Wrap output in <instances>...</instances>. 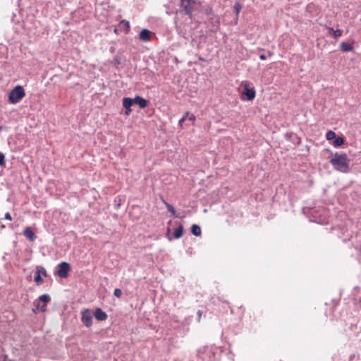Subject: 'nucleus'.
I'll return each mask as SVG.
<instances>
[{"label": "nucleus", "instance_id": "3", "mask_svg": "<svg viewBox=\"0 0 361 361\" xmlns=\"http://www.w3.org/2000/svg\"><path fill=\"white\" fill-rule=\"evenodd\" d=\"M56 274L62 279H66L68 276L69 271L71 270V265L66 262H61L57 266Z\"/></svg>", "mask_w": 361, "mask_h": 361}, {"label": "nucleus", "instance_id": "22", "mask_svg": "<svg viewBox=\"0 0 361 361\" xmlns=\"http://www.w3.org/2000/svg\"><path fill=\"white\" fill-rule=\"evenodd\" d=\"M36 269V272H39V275H43L44 276H47V271L44 267L38 266L37 267Z\"/></svg>", "mask_w": 361, "mask_h": 361}, {"label": "nucleus", "instance_id": "8", "mask_svg": "<svg viewBox=\"0 0 361 361\" xmlns=\"http://www.w3.org/2000/svg\"><path fill=\"white\" fill-rule=\"evenodd\" d=\"M195 4V0L186 1V4H183V9L186 15L191 16L192 13V8Z\"/></svg>", "mask_w": 361, "mask_h": 361}, {"label": "nucleus", "instance_id": "24", "mask_svg": "<svg viewBox=\"0 0 361 361\" xmlns=\"http://www.w3.org/2000/svg\"><path fill=\"white\" fill-rule=\"evenodd\" d=\"M333 35L335 39H338V37H340L342 35V30H341L339 29L336 30H334Z\"/></svg>", "mask_w": 361, "mask_h": 361}, {"label": "nucleus", "instance_id": "13", "mask_svg": "<svg viewBox=\"0 0 361 361\" xmlns=\"http://www.w3.org/2000/svg\"><path fill=\"white\" fill-rule=\"evenodd\" d=\"M183 231H184V228L182 225H180L179 226H178L174 230V233H173L174 238L176 239L181 238L183 235Z\"/></svg>", "mask_w": 361, "mask_h": 361}, {"label": "nucleus", "instance_id": "9", "mask_svg": "<svg viewBox=\"0 0 361 361\" xmlns=\"http://www.w3.org/2000/svg\"><path fill=\"white\" fill-rule=\"evenodd\" d=\"M152 32L147 29H142L140 34V39L143 42H148L151 39Z\"/></svg>", "mask_w": 361, "mask_h": 361}, {"label": "nucleus", "instance_id": "29", "mask_svg": "<svg viewBox=\"0 0 361 361\" xmlns=\"http://www.w3.org/2000/svg\"><path fill=\"white\" fill-rule=\"evenodd\" d=\"M195 119V116L193 114H190V116H188V120L190 121H194Z\"/></svg>", "mask_w": 361, "mask_h": 361}, {"label": "nucleus", "instance_id": "4", "mask_svg": "<svg viewBox=\"0 0 361 361\" xmlns=\"http://www.w3.org/2000/svg\"><path fill=\"white\" fill-rule=\"evenodd\" d=\"M81 320L87 327L92 324V315L90 310L85 309L81 312Z\"/></svg>", "mask_w": 361, "mask_h": 361}, {"label": "nucleus", "instance_id": "18", "mask_svg": "<svg viewBox=\"0 0 361 361\" xmlns=\"http://www.w3.org/2000/svg\"><path fill=\"white\" fill-rule=\"evenodd\" d=\"M344 142V140L341 137H335V140L333 142V144L335 147H339L342 145Z\"/></svg>", "mask_w": 361, "mask_h": 361}, {"label": "nucleus", "instance_id": "31", "mask_svg": "<svg viewBox=\"0 0 361 361\" xmlns=\"http://www.w3.org/2000/svg\"><path fill=\"white\" fill-rule=\"evenodd\" d=\"M185 121V118H183V117H182V118L179 120V121H178V124H179V126H180L182 127V126H183V122H184Z\"/></svg>", "mask_w": 361, "mask_h": 361}, {"label": "nucleus", "instance_id": "28", "mask_svg": "<svg viewBox=\"0 0 361 361\" xmlns=\"http://www.w3.org/2000/svg\"><path fill=\"white\" fill-rule=\"evenodd\" d=\"M47 310V305L46 304H42L40 307V311L42 312H45Z\"/></svg>", "mask_w": 361, "mask_h": 361}, {"label": "nucleus", "instance_id": "14", "mask_svg": "<svg viewBox=\"0 0 361 361\" xmlns=\"http://www.w3.org/2000/svg\"><path fill=\"white\" fill-rule=\"evenodd\" d=\"M340 47L343 51H351L353 50V45L345 42H341L340 44Z\"/></svg>", "mask_w": 361, "mask_h": 361}, {"label": "nucleus", "instance_id": "26", "mask_svg": "<svg viewBox=\"0 0 361 361\" xmlns=\"http://www.w3.org/2000/svg\"><path fill=\"white\" fill-rule=\"evenodd\" d=\"M114 295L116 297V298H120L122 295V291L120 288H116L114 291Z\"/></svg>", "mask_w": 361, "mask_h": 361}, {"label": "nucleus", "instance_id": "11", "mask_svg": "<svg viewBox=\"0 0 361 361\" xmlns=\"http://www.w3.org/2000/svg\"><path fill=\"white\" fill-rule=\"evenodd\" d=\"M23 233L31 242H33L36 238L35 233L32 231V229L30 227H26L23 231Z\"/></svg>", "mask_w": 361, "mask_h": 361}, {"label": "nucleus", "instance_id": "6", "mask_svg": "<svg viewBox=\"0 0 361 361\" xmlns=\"http://www.w3.org/2000/svg\"><path fill=\"white\" fill-rule=\"evenodd\" d=\"M133 104V99H131L130 97H124L123 99V106L126 109V111H125L126 115L128 116L131 113L132 110H131L130 107L132 106Z\"/></svg>", "mask_w": 361, "mask_h": 361}, {"label": "nucleus", "instance_id": "7", "mask_svg": "<svg viewBox=\"0 0 361 361\" xmlns=\"http://www.w3.org/2000/svg\"><path fill=\"white\" fill-rule=\"evenodd\" d=\"M94 316L98 321H105L108 317L107 314L99 307L95 309Z\"/></svg>", "mask_w": 361, "mask_h": 361}, {"label": "nucleus", "instance_id": "34", "mask_svg": "<svg viewBox=\"0 0 361 361\" xmlns=\"http://www.w3.org/2000/svg\"><path fill=\"white\" fill-rule=\"evenodd\" d=\"M259 59H260L261 60H265V59H267V57H266V56H265V55L262 54V55H260V56H259Z\"/></svg>", "mask_w": 361, "mask_h": 361}, {"label": "nucleus", "instance_id": "30", "mask_svg": "<svg viewBox=\"0 0 361 361\" xmlns=\"http://www.w3.org/2000/svg\"><path fill=\"white\" fill-rule=\"evenodd\" d=\"M5 219L10 221L12 219L10 213L7 212L5 214Z\"/></svg>", "mask_w": 361, "mask_h": 361}, {"label": "nucleus", "instance_id": "10", "mask_svg": "<svg viewBox=\"0 0 361 361\" xmlns=\"http://www.w3.org/2000/svg\"><path fill=\"white\" fill-rule=\"evenodd\" d=\"M133 104L135 103V104H138L141 109H145L147 106V104H148L147 100H146L145 99H144L140 96H136L134 99H133Z\"/></svg>", "mask_w": 361, "mask_h": 361}, {"label": "nucleus", "instance_id": "33", "mask_svg": "<svg viewBox=\"0 0 361 361\" xmlns=\"http://www.w3.org/2000/svg\"><path fill=\"white\" fill-rule=\"evenodd\" d=\"M190 116V112L187 111L185 113V115L183 116V118H185V120L188 118V116Z\"/></svg>", "mask_w": 361, "mask_h": 361}, {"label": "nucleus", "instance_id": "2", "mask_svg": "<svg viewBox=\"0 0 361 361\" xmlns=\"http://www.w3.org/2000/svg\"><path fill=\"white\" fill-rule=\"evenodd\" d=\"M25 96V92L23 86L17 85L9 92L8 101L11 104H17Z\"/></svg>", "mask_w": 361, "mask_h": 361}, {"label": "nucleus", "instance_id": "21", "mask_svg": "<svg viewBox=\"0 0 361 361\" xmlns=\"http://www.w3.org/2000/svg\"><path fill=\"white\" fill-rule=\"evenodd\" d=\"M336 137V133L332 130H329L326 134V138L328 140H331Z\"/></svg>", "mask_w": 361, "mask_h": 361}, {"label": "nucleus", "instance_id": "1", "mask_svg": "<svg viewBox=\"0 0 361 361\" xmlns=\"http://www.w3.org/2000/svg\"><path fill=\"white\" fill-rule=\"evenodd\" d=\"M329 162L334 166V169L337 171H339L342 173H348L350 171V160L348 158L346 154L345 153H336L334 155V157L332 158Z\"/></svg>", "mask_w": 361, "mask_h": 361}, {"label": "nucleus", "instance_id": "19", "mask_svg": "<svg viewBox=\"0 0 361 361\" xmlns=\"http://www.w3.org/2000/svg\"><path fill=\"white\" fill-rule=\"evenodd\" d=\"M241 8H242L241 4L238 1L235 2L234 6H233V9H234L235 15L237 16H238Z\"/></svg>", "mask_w": 361, "mask_h": 361}, {"label": "nucleus", "instance_id": "5", "mask_svg": "<svg viewBox=\"0 0 361 361\" xmlns=\"http://www.w3.org/2000/svg\"><path fill=\"white\" fill-rule=\"evenodd\" d=\"M243 96H245L246 99L249 101L254 99L255 97V90L253 88H249L248 85L245 84L244 85L243 92Z\"/></svg>", "mask_w": 361, "mask_h": 361}, {"label": "nucleus", "instance_id": "25", "mask_svg": "<svg viewBox=\"0 0 361 361\" xmlns=\"http://www.w3.org/2000/svg\"><path fill=\"white\" fill-rule=\"evenodd\" d=\"M5 165V156L2 152H0V166Z\"/></svg>", "mask_w": 361, "mask_h": 361}, {"label": "nucleus", "instance_id": "20", "mask_svg": "<svg viewBox=\"0 0 361 361\" xmlns=\"http://www.w3.org/2000/svg\"><path fill=\"white\" fill-rule=\"evenodd\" d=\"M34 280L38 285L42 284L44 282L39 272H35Z\"/></svg>", "mask_w": 361, "mask_h": 361}, {"label": "nucleus", "instance_id": "17", "mask_svg": "<svg viewBox=\"0 0 361 361\" xmlns=\"http://www.w3.org/2000/svg\"><path fill=\"white\" fill-rule=\"evenodd\" d=\"M164 202L168 211L170 212L173 216L178 217V214H176V211L175 208L169 203H167L164 201Z\"/></svg>", "mask_w": 361, "mask_h": 361}, {"label": "nucleus", "instance_id": "15", "mask_svg": "<svg viewBox=\"0 0 361 361\" xmlns=\"http://www.w3.org/2000/svg\"><path fill=\"white\" fill-rule=\"evenodd\" d=\"M191 233L195 236H200L201 235V228L197 224H193L191 226Z\"/></svg>", "mask_w": 361, "mask_h": 361}, {"label": "nucleus", "instance_id": "27", "mask_svg": "<svg viewBox=\"0 0 361 361\" xmlns=\"http://www.w3.org/2000/svg\"><path fill=\"white\" fill-rule=\"evenodd\" d=\"M197 321L200 322L201 319L202 314V311L198 310L197 312Z\"/></svg>", "mask_w": 361, "mask_h": 361}, {"label": "nucleus", "instance_id": "23", "mask_svg": "<svg viewBox=\"0 0 361 361\" xmlns=\"http://www.w3.org/2000/svg\"><path fill=\"white\" fill-rule=\"evenodd\" d=\"M35 308L32 309L33 312L37 313V312L40 311V302L37 300L34 302Z\"/></svg>", "mask_w": 361, "mask_h": 361}, {"label": "nucleus", "instance_id": "12", "mask_svg": "<svg viewBox=\"0 0 361 361\" xmlns=\"http://www.w3.org/2000/svg\"><path fill=\"white\" fill-rule=\"evenodd\" d=\"M119 27L126 34H128L130 31V23L126 20H122L119 23Z\"/></svg>", "mask_w": 361, "mask_h": 361}, {"label": "nucleus", "instance_id": "32", "mask_svg": "<svg viewBox=\"0 0 361 361\" xmlns=\"http://www.w3.org/2000/svg\"><path fill=\"white\" fill-rule=\"evenodd\" d=\"M334 32V28H333V27H328V32H329V34H332V35H333Z\"/></svg>", "mask_w": 361, "mask_h": 361}, {"label": "nucleus", "instance_id": "16", "mask_svg": "<svg viewBox=\"0 0 361 361\" xmlns=\"http://www.w3.org/2000/svg\"><path fill=\"white\" fill-rule=\"evenodd\" d=\"M38 300L47 305L49 302H50L51 297L48 294H43L38 298Z\"/></svg>", "mask_w": 361, "mask_h": 361}]
</instances>
